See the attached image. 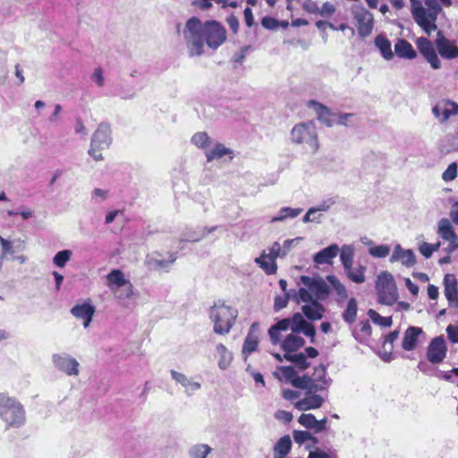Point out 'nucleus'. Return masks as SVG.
Returning a JSON list of instances; mask_svg holds the SVG:
<instances>
[{
  "instance_id": "nucleus-1",
  "label": "nucleus",
  "mask_w": 458,
  "mask_h": 458,
  "mask_svg": "<svg viewBox=\"0 0 458 458\" xmlns=\"http://www.w3.org/2000/svg\"><path fill=\"white\" fill-rule=\"evenodd\" d=\"M300 283L302 284L295 293L293 300L303 303L301 311L308 319L315 321L323 318L325 307L319 301L326 300L330 293L329 286L321 276H301Z\"/></svg>"
},
{
  "instance_id": "nucleus-2",
  "label": "nucleus",
  "mask_w": 458,
  "mask_h": 458,
  "mask_svg": "<svg viewBox=\"0 0 458 458\" xmlns=\"http://www.w3.org/2000/svg\"><path fill=\"white\" fill-rule=\"evenodd\" d=\"M205 22L197 17L188 19L182 30V35L191 57L204 54Z\"/></svg>"
},
{
  "instance_id": "nucleus-3",
  "label": "nucleus",
  "mask_w": 458,
  "mask_h": 458,
  "mask_svg": "<svg viewBox=\"0 0 458 458\" xmlns=\"http://www.w3.org/2000/svg\"><path fill=\"white\" fill-rule=\"evenodd\" d=\"M0 418L6 428H20L26 420L25 409L17 399L0 393Z\"/></svg>"
},
{
  "instance_id": "nucleus-4",
  "label": "nucleus",
  "mask_w": 458,
  "mask_h": 458,
  "mask_svg": "<svg viewBox=\"0 0 458 458\" xmlns=\"http://www.w3.org/2000/svg\"><path fill=\"white\" fill-rule=\"evenodd\" d=\"M237 317L238 310L225 303H216L209 312V318L214 323V332L217 335L228 334Z\"/></svg>"
},
{
  "instance_id": "nucleus-5",
  "label": "nucleus",
  "mask_w": 458,
  "mask_h": 458,
  "mask_svg": "<svg viewBox=\"0 0 458 458\" xmlns=\"http://www.w3.org/2000/svg\"><path fill=\"white\" fill-rule=\"evenodd\" d=\"M290 140L296 145H302L311 153L319 148L316 124L314 122H305L295 124L290 132Z\"/></svg>"
},
{
  "instance_id": "nucleus-6",
  "label": "nucleus",
  "mask_w": 458,
  "mask_h": 458,
  "mask_svg": "<svg viewBox=\"0 0 458 458\" xmlns=\"http://www.w3.org/2000/svg\"><path fill=\"white\" fill-rule=\"evenodd\" d=\"M425 4L428 7L426 10L421 2L411 10L412 16L415 21L420 25L425 32L429 34L431 31L437 30L436 20L442 8L437 0H426Z\"/></svg>"
},
{
  "instance_id": "nucleus-7",
  "label": "nucleus",
  "mask_w": 458,
  "mask_h": 458,
  "mask_svg": "<svg viewBox=\"0 0 458 458\" xmlns=\"http://www.w3.org/2000/svg\"><path fill=\"white\" fill-rule=\"evenodd\" d=\"M303 314L295 313L292 318H283L268 329V335L271 343L276 345L280 342V335L291 329L293 333L300 334L308 326Z\"/></svg>"
},
{
  "instance_id": "nucleus-8",
  "label": "nucleus",
  "mask_w": 458,
  "mask_h": 458,
  "mask_svg": "<svg viewBox=\"0 0 458 458\" xmlns=\"http://www.w3.org/2000/svg\"><path fill=\"white\" fill-rule=\"evenodd\" d=\"M376 291L377 301L380 304L392 306L398 300L396 284L393 276L388 272H381L377 278Z\"/></svg>"
},
{
  "instance_id": "nucleus-9",
  "label": "nucleus",
  "mask_w": 458,
  "mask_h": 458,
  "mask_svg": "<svg viewBox=\"0 0 458 458\" xmlns=\"http://www.w3.org/2000/svg\"><path fill=\"white\" fill-rule=\"evenodd\" d=\"M112 142L111 129L107 123H100L93 133L90 148L89 150V156H91L96 161L103 159L101 151L107 148Z\"/></svg>"
},
{
  "instance_id": "nucleus-10",
  "label": "nucleus",
  "mask_w": 458,
  "mask_h": 458,
  "mask_svg": "<svg viewBox=\"0 0 458 458\" xmlns=\"http://www.w3.org/2000/svg\"><path fill=\"white\" fill-rule=\"evenodd\" d=\"M352 15L355 21L358 35L361 38L369 37L374 29V16L361 4L351 7Z\"/></svg>"
},
{
  "instance_id": "nucleus-11",
  "label": "nucleus",
  "mask_w": 458,
  "mask_h": 458,
  "mask_svg": "<svg viewBox=\"0 0 458 458\" xmlns=\"http://www.w3.org/2000/svg\"><path fill=\"white\" fill-rule=\"evenodd\" d=\"M204 44L212 49L218 48L226 39L225 29L216 21L205 22Z\"/></svg>"
},
{
  "instance_id": "nucleus-12",
  "label": "nucleus",
  "mask_w": 458,
  "mask_h": 458,
  "mask_svg": "<svg viewBox=\"0 0 458 458\" xmlns=\"http://www.w3.org/2000/svg\"><path fill=\"white\" fill-rule=\"evenodd\" d=\"M437 233L444 242L448 243L445 248L447 254H452L458 250V234L448 218H441L438 221Z\"/></svg>"
},
{
  "instance_id": "nucleus-13",
  "label": "nucleus",
  "mask_w": 458,
  "mask_h": 458,
  "mask_svg": "<svg viewBox=\"0 0 458 458\" xmlns=\"http://www.w3.org/2000/svg\"><path fill=\"white\" fill-rule=\"evenodd\" d=\"M432 114L440 123H445L452 116H458V103L447 98L440 99L432 107Z\"/></svg>"
},
{
  "instance_id": "nucleus-14",
  "label": "nucleus",
  "mask_w": 458,
  "mask_h": 458,
  "mask_svg": "<svg viewBox=\"0 0 458 458\" xmlns=\"http://www.w3.org/2000/svg\"><path fill=\"white\" fill-rule=\"evenodd\" d=\"M327 398V392L307 391L305 396L294 403L299 411H309L320 408Z\"/></svg>"
},
{
  "instance_id": "nucleus-15",
  "label": "nucleus",
  "mask_w": 458,
  "mask_h": 458,
  "mask_svg": "<svg viewBox=\"0 0 458 458\" xmlns=\"http://www.w3.org/2000/svg\"><path fill=\"white\" fill-rule=\"evenodd\" d=\"M55 367L67 376H78L80 373V363L68 353H55L52 356Z\"/></svg>"
},
{
  "instance_id": "nucleus-16",
  "label": "nucleus",
  "mask_w": 458,
  "mask_h": 458,
  "mask_svg": "<svg viewBox=\"0 0 458 458\" xmlns=\"http://www.w3.org/2000/svg\"><path fill=\"white\" fill-rule=\"evenodd\" d=\"M447 352V347L445 338L441 336L435 337L429 343L427 349V359L432 364L441 363Z\"/></svg>"
},
{
  "instance_id": "nucleus-17",
  "label": "nucleus",
  "mask_w": 458,
  "mask_h": 458,
  "mask_svg": "<svg viewBox=\"0 0 458 458\" xmlns=\"http://www.w3.org/2000/svg\"><path fill=\"white\" fill-rule=\"evenodd\" d=\"M417 47L420 54L427 59L434 69L441 66V62L435 51L432 43L426 38H419L416 41Z\"/></svg>"
},
{
  "instance_id": "nucleus-18",
  "label": "nucleus",
  "mask_w": 458,
  "mask_h": 458,
  "mask_svg": "<svg viewBox=\"0 0 458 458\" xmlns=\"http://www.w3.org/2000/svg\"><path fill=\"white\" fill-rule=\"evenodd\" d=\"M171 377L183 389L187 396L192 395L196 391L199 390L201 384L194 381L193 378L187 377L185 374L176 370H171Z\"/></svg>"
},
{
  "instance_id": "nucleus-19",
  "label": "nucleus",
  "mask_w": 458,
  "mask_h": 458,
  "mask_svg": "<svg viewBox=\"0 0 458 458\" xmlns=\"http://www.w3.org/2000/svg\"><path fill=\"white\" fill-rule=\"evenodd\" d=\"M445 296L449 306L458 308V283L454 275L447 274L444 277Z\"/></svg>"
},
{
  "instance_id": "nucleus-20",
  "label": "nucleus",
  "mask_w": 458,
  "mask_h": 458,
  "mask_svg": "<svg viewBox=\"0 0 458 458\" xmlns=\"http://www.w3.org/2000/svg\"><path fill=\"white\" fill-rule=\"evenodd\" d=\"M298 422L309 430L314 433H320L327 429V419L324 418L320 420L311 413H302L298 418Z\"/></svg>"
},
{
  "instance_id": "nucleus-21",
  "label": "nucleus",
  "mask_w": 458,
  "mask_h": 458,
  "mask_svg": "<svg viewBox=\"0 0 458 458\" xmlns=\"http://www.w3.org/2000/svg\"><path fill=\"white\" fill-rule=\"evenodd\" d=\"M95 311V307L89 301L78 303L71 310V313L75 318L83 319L84 327L89 326Z\"/></svg>"
},
{
  "instance_id": "nucleus-22",
  "label": "nucleus",
  "mask_w": 458,
  "mask_h": 458,
  "mask_svg": "<svg viewBox=\"0 0 458 458\" xmlns=\"http://www.w3.org/2000/svg\"><path fill=\"white\" fill-rule=\"evenodd\" d=\"M301 240V237L294 239H288L280 245L278 242H275L270 247L267 248V256H271L272 259L284 258L291 250L293 243H298Z\"/></svg>"
},
{
  "instance_id": "nucleus-23",
  "label": "nucleus",
  "mask_w": 458,
  "mask_h": 458,
  "mask_svg": "<svg viewBox=\"0 0 458 458\" xmlns=\"http://www.w3.org/2000/svg\"><path fill=\"white\" fill-rule=\"evenodd\" d=\"M436 46L440 55L446 59H453L458 56V47L454 42L448 40L440 32L437 34Z\"/></svg>"
},
{
  "instance_id": "nucleus-24",
  "label": "nucleus",
  "mask_w": 458,
  "mask_h": 458,
  "mask_svg": "<svg viewBox=\"0 0 458 458\" xmlns=\"http://www.w3.org/2000/svg\"><path fill=\"white\" fill-rule=\"evenodd\" d=\"M389 260L392 263L400 261L407 267H411L416 263V258L413 251L411 250H404L399 244L394 247Z\"/></svg>"
},
{
  "instance_id": "nucleus-25",
  "label": "nucleus",
  "mask_w": 458,
  "mask_h": 458,
  "mask_svg": "<svg viewBox=\"0 0 458 458\" xmlns=\"http://www.w3.org/2000/svg\"><path fill=\"white\" fill-rule=\"evenodd\" d=\"M258 329H259V324L257 322H254L250 326L249 333L244 339L242 352L245 359L250 353L255 352L258 348V344H259V336L257 334Z\"/></svg>"
},
{
  "instance_id": "nucleus-26",
  "label": "nucleus",
  "mask_w": 458,
  "mask_h": 458,
  "mask_svg": "<svg viewBox=\"0 0 458 458\" xmlns=\"http://www.w3.org/2000/svg\"><path fill=\"white\" fill-rule=\"evenodd\" d=\"M339 247L337 244L333 243L327 248H324L313 256V261L316 265H332L334 259L339 253Z\"/></svg>"
},
{
  "instance_id": "nucleus-27",
  "label": "nucleus",
  "mask_w": 458,
  "mask_h": 458,
  "mask_svg": "<svg viewBox=\"0 0 458 458\" xmlns=\"http://www.w3.org/2000/svg\"><path fill=\"white\" fill-rule=\"evenodd\" d=\"M176 259L177 257L175 253H169L168 259H159L155 255H151L147 257L146 264L151 269L168 272Z\"/></svg>"
},
{
  "instance_id": "nucleus-28",
  "label": "nucleus",
  "mask_w": 458,
  "mask_h": 458,
  "mask_svg": "<svg viewBox=\"0 0 458 458\" xmlns=\"http://www.w3.org/2000/svg\"><path fill=\"white\" fill-rule=\"evenodd\" d=\"M277 344H280L282 350L285 352L284 354H292V352L301 348L305 344V341L298 334L292 332L284 340L280 339Z\"/></svg>"
},
{
  "instance_id": "nucleus-29",
  "label": "nucleus",
  "mask_w": 458,
  "mask_h": 458,
  "mask_svg": "<svg viewBox=\"0 0 458 458\" xmlns=\"http://www.w3.org/2000/svg\"><path fill=\"white\" fill-rule=\"evenodd\" d=\"M311 380H314L313 387L315 391L327 392L330 386L331 379L327 376L326 367L319 365L314 369Z\"/></svg>"
},
{
  "instance_id": "nucleus-30",
  "label": "nucleus",
  "mask_w": 458,
  "mask_h": 458,
  "mask_svg": "<svg viewBox=\"0 0 458 458\" xmlns=\"http://www.w3.org/2000/svg\"><path fill=\"white\" fill-rule=\"evenodd\" d=\"M423 330L418 327H409L404 332L402 347L405 351H412L416 348L419 336L422 335Z\"/></svg>"
},
{
  "instance_id": "nucleus-31",
  "label": "nucleus",
  "mask_w": 458,
  "mask_h": 458,
  "mask_svg": "<svg viewBox=\"0 0 458 458\" xmlns=\"http://www.w3.org/2000/svg\"><path fill=\"white\" fill-rule=\"evenodd\" d=\"M129 283L130 280L126 279L124 273L120 269H113L106 276V285L112 293Z\"/></svg>"
},
{
  "instance_id": "nucleus-32",
  "label": "nucleus",
  "mask_w": 458,
  "mask_h": 458,
  "mask_svg": "<svg viewBox=\"0 0 458 458\" xmlns=\"http://www.w3.org/2000/svg\"><path fill=\"white\" fill-rule=\"evenodd\" d=\"M325 282L330 284L332 291L336 295V302L340 305L344 301L347 299V290L344 284L334 275H328L326 277Z\"/></svg>"
},
{
  "instance_id": "nucleus-33",
  "label": "nucleus",
  "mask_w": 458,
  "mask_h": 458,
  "mask_svg": "<svg viewBox=\"0 0 458 458\" xmlns=\"http://www.w3.org/2000/svg\"><path fill=\"white\" fill-rule=\"evenodd\" d=\"M205 155L208 162L215 159H220L225 156H228L230 160L233 157L232 149L219 142H216L211 148L207 149V151H205Z\"/></svg>"
},
{
  "instance_id": "nucleus-34",
  "label": "nucleus",
  "mask_w": 458,
  "mask_h": 458,
  "mask_svg": "<svg viewBox=\"0 0 458 458\" xmlns=\"http://www.w3.org/2000/svg\"><path fill=\"white\" fill-rule=\"evenodd\" d=\"M309 106L312 107L317 113L318 119L328 127H331L334 123L333 114L330 110L324 105L316 102L310 101Z\"/></svg>"
},
{
  "instance_id": "nucleus-35",
  "label": "nucleus",
  "mask_w": 458,
  "mask_h": 458,
  "mask_svg": "<svg viewBox=\"0 0 458 458\" xmlns=\"http://www.w3.org/2000/svg\"><path fill=\"white\" fill-rule=\"evenodd\" d=\"M255 263L267 274L274 275L276 273L277 265L276 259H272L271 256H267V251L263 250L262 254L255 259Z\"/></svg>"
},
{
  "instance_id": "nucleus-36",
  "label": "nucleus",
  "mask_w": 458,
  "mask_h": 458,
  "mask_svg": "<svg viewBox=\"0 0 458 458\" xmlns=\"http://www.w3.org/2000/svg\"><path fill=\"white\" fill-rule=\"evenodd\" d=\"M395 54L405 59H413L416 57V52L412 46L405 39H399L394 45Z\"/></svg>"
},
{
  "instance_id": "nucleus-37",
  "label": "nucleus",
  "mask_w": 458,
  "mask_h": 458,
  "mask_svg": "<svg viewBox=\"0 0 458 458\" xmlns=\"http://www.w3.org/2000/svg\"><path fill=\"white\" fill-rule=\"evenodd\" d=\"M374 42H375V46L378 48L382 56L386 60H391L393 58L394 54L392 51L391 42L386 36H384L382 34L377 35L375 38Z\"/></svg>"
},
{
  "instance_id": "nucleus-38",
  "label": "nucleus",
  "mask_w": 458,
  "mask_h": 458,
  "mask_svg": "<svg viewBox=\"0 0 458 458\" xmlns=\"http://www.w3.org/2000/svg\"><path fill=\"white\" fill-rule=\"evenodd\" d=\"M292 447V440L289 436L281 437L274 446V458H285Z\"/></svg>"
},
{
  "instance_id": "nucleus-39",
  "label": "nucleus",
  "mask_w": 458,
  "mask_h": 458,
  "mask_svg": "<svg viewBox=\"0 0 458 458\" xmlns=\"http://www.w3.org/2000/svg\"><path fill=\"white\" fill-rule=\"evenodd\" d=\"M358 303L355 298L348 300L346 307L343 311L342 318L344 322L352 324L355 322L357 318Z\"/></svg>"
},
{
  "instance_id": "nucleus-40",
  "label": "nucleus",
  "mask_w": 458,
  "mask_h": 458,
  "mask_svg": "<svg viewBox=\"0 0 458 458\" xmlns=\"http://www.w3.org/2000/svg\"><path fill=\"white\" fill-rule=\"evenodd\" d=\"M216 350L219 356V360H218L219 369H221L223 370L228 369L233 360L232 352H229L228 349L223 344H217L216 347Z\"/></svg>"
},
{
  "instance_id": "nucleus-41",
  "label": "nucleus",
  "mask_w": 458,
  "mask_h": 458,
  "mask_svg": "<svg viewBox=\"0 0 458 458\" xmlns=\"http://www.w3.org/2000/svg\"><path fill=\"white\" fill-rule=\"evenodd\" d=\"M340 252V259L344 269H348L353 265L354 247L351 244L342 246Z\"/></svg>"
},
{
  "instance_id": "nucleus-42",
  "label": "nucleus",
  "mask_w": 458,
  "mask_h": 458,
  "mask_svg": "<svg viewBox=\"0 0 458 458\" xmlns=\"http://www.w3.org/2000/svg\"><path fill=\"white\" fill-rule=\"evenodd\" d=\"M365 271L366 267L364 266L360 265L358 267L353 268V267H350L349 270L344 269L346 276L353 283L362 284L365 282Z\"/></svg>"
},
{
  "instance_id": "nucleus-43",
  "label": "nucleus",
  "mask_w": 458,
  "mask_h": 458,
  "mask_svg": "<svg viewBox=\"0 0 458 458\" xmlns=\"http://www.w3.org/2000/svg\"><path fill=\"white\" fill-rule=\"evenodd\" d=\"M302 212V208H293L289 207L282 208L278 215L271 218V222H281L287 218H294L298 216Z\"/></svg>"
},
{
  "instance_id": "nucleus-44",
  "label": "nucleus",
  "mask_w": 458,
  "mask_h": 458,
  "mask_svg": "<svg viewBox=\"0 0 458 458\" xmlns=\"http://www.w3.org/2000/svg\"><path fill=\"white\" fill-rule=\"evenodd\" d=\"M191 142L199 148L205 149L206 151L211 146L210 138L208 133L204 131L195 133L191 137Z\"/></svg>"
},
{
  "instance_id": "nucleus-45",
  "label": "nucleus",
  "mask_w": 458,
  "mask_h": 458,
  "mask_svg": "<svg viewBox=\"0 0 458 458\" xmlns=\"http://www.w3.org/2000/svg\"><path fill=\"white\" fill-rule=\"evenodd\" d=\"M211 447L206 444H197L189 450L190 458H207L211 452Z\"/></svg>"
},
{
  "instance_id": "nucleus-46",
  "label": "nucleus",
  "mask_w": 458,
  "mask_h": 458,
  "mask_svg": "<svg viewBox=\"0 0 458 458\" xmlns=\"http://www.w3.org/2000/svg\"><path fill=\"white\" fill-rule=\"evenodd\" d=\"M284 358L293 362L298 369L301 370L306 369L310 366V363L307 361L306 355L302 352L284 354Z\"/></svg>"
},
{
  "instance_id": "nucleus-47",
  "label": "nucleus",
  "mask_w": 458,
  "mask_h": 458,
  "mask_svg": "<svg viewBox=\"0 0 458 458\" xmlns=\"http://www.w3.org/2000/svg\"><path fill=\"white\" fill-rule=\"evenodd\" d=\"M293 437L294 442L300 445L307 441H312L313 445L318 443V438L306 430H293Z\"/></svg>"
},
{
  "instance_id": "nucleus-48",
  "label": "nucleus",
  "mask_w": 458,
  "mask_h": 458,
  "mask_svg": "<svg viewBox=\"0 0 458 458\" xmlns=\"http://www.w3.org/2000/svg\"><path fill=\"white\" fill-rule=\"evenodd\" d=\"M314 380H311V377L310 376H296L293 379L292 385L294 387L304 389L306 391H315L313 387Z\"/></svg>"
},
{
  "instance_id": "nucleus-49",
  "label": "nucleus",
  "mask_w": 458,
  "mask_h": 458,
  "mask_svg": "<svg viewBox=\"0 0 458 458\" xmlns=\"http://www.w3.org/2000/svg\"><path fill=\"white\" fill-rule=\"evenodd\" d=\"M113 293L114 294V297L121 301L130 300L134 294L133 285L130 282L124 286L119 287V290H116V292H113Z\"/></svg>"
},
{
  "instance_id": "nucleus-50",
  "label": "nucleus",
  "mask_w": 458,
  "mask_h": 458,
  "mask_svg": "<svg viewBox=\"0 0 458 458\" xmlns=\"http://www.w3.org/2000/svg\"><path fill=\"white\" fill-rule=\"evenodd\" d=\"M72 251L64 250L58 251L53 258V263L58 267H64L67 262L72 259Z\"/></svg>"
},
{
  "instance_id": "nucleus-51",
  "label": "nucleus",
  "mask_w": 458,
  "mask_h": 458,
  "mask_svg": "<svg viewBox=\"0 0 458 458\" xmlns=\"http://www.w3.org/2000/svg\"><path fill=\"white\" fill-rule=\"evenodd\" d=\"M368 315L370 318V319L373 321V323L380 325L385 327H391L393 320L391 317H382L380 314H378L377 311L373 310H369L368 311Z\"/></svg>"
},
{
  "instance_id": "nucleus-52",
  "label": "nucleus",
  "mask_w": 458,
  "mask_h": 458,
  "mask_svg": "<svg viewBox=\"0 0 458 458\" xmlns=\"http://www.w3.org/2000/svg\"><path fill=\"white\" fill-rule=\"evenodd\" d=\"M277 376L279 379L286 382L293 383V379L297 376L295 369L291 366L280 367L278 369Z\"/></svg>"
},
{
  "instance_id": "nucleus-53",
  "label": "nucleus",
  "mask_w": 458,
  "mask_h": 458,
  "mask_svg": "<svg viewBox=\"0 0 458 458\" xmlns=\"http://www.w3.org/2000/svg\"><path fill=\"white\" fill-rule=\"evenodd\" d=\"M440 245L441 243L439 242L435 244L422 242L419 246V251L426 259H428L432 256L433 252L437 251L439 249Z\"/></svg>"
},
{
  "instance_id": "nucleus-54",
  "label": "nucleus",
  "mask_w": 458,
  "mask_h": 458,
  "mask_svg": "<svg viewBox=\"0 0 458 458\" xmlns=\"http://www.w3.org/2000/svg\"><path fill=\"white\" fill-rule=\"evenodd\" d=\"M369 253L375 258H386L390 253V247L387 245L372 246Z\"/></svg>"
},
{
  "instance_id": "nucleus-55",
  "label": "nucleus",
  "mask_w": 458,
  "mask_h": 458,
  "mask_svg": "<svg viewBox=\"0 0 458 458\" xmlns=\"http://www.w3.org/2000/svg\"><path fill=\"white\" fill-rule=\"evenodd\" d=\"M458 165L456 162L451 163L442 174L445 182L454 181L457 177Z\"/></svg>"
},
{
  "instance_id": "nucleus-56",
  "label": "nucleus",
  "mask_w": 458,
  "mask_h": 458,
  "mask_svg": "<svg viewBox=\"0 0 458 458\" xmlns=\"http://www.w3.org/2000/svg\"><path fill=\"white\" fill-rule=\"evenodd\" d=\"M293 296H294V294H291V293H286L282 296H280V295L276 296L275 302H274L275 311H279V310L284 309L287 306L289 300L291 298L293 299Z\"/></svg>"
},
{
  "instance_id": "nucleus-57",
  "label": "nucleus",
  "mask_w": 458,
  "mask_h": 458,
  "mask_svg": "<svg viewBox=\"0 0 458 458\" xmlns=\"http://www.w3.org/2000/svg\"><path fill=\"white\" fill-rule=\"evenodd\" d=\"M0 245L2 248V256L5 257L8 254H13V242L6 240L0 236Z\"/></svg>"
},
{
  "instance_id": "nucleus-58",
  "label": "nucleus",
  "mask_w": 458,
  "mask_h": 458,
  "mask_svg": "<svg viewBox=\"0 0 458 458\" xmlns=\"http://www.w3.org/2000/svg\"><path fill=\"white\" fill-rule=\"evenodd\" d=\"M446 334L450 342L458 344V324H450L446 327Z\"/></svg>"
},
{
  "instance_id": "nucleus-59",
  "label": "nucleus",
  "mask_w": 458,
  "mask_h": 458,
  "mask_svg": "<svg viewBox=\"0 0 458 458\" xmlns=\"http://www.w3.org/2000/svg\"><path fill=\"white\" fill-rule=\"evenodd\" d=\"M91 81L96 83L98 87H103L105 82L103 70L98 67L96 68L91 74Z\"/></svg>"
},
{
  "instance_id": "nucleus-60",
  "label": "nucleus",
  "mask_w": 458,
  "mask_h": 458,
  "mask_svg": "<svg viewBox=\"0 0 458 458\" xmlns=\"http://www.w3.org/2000/svg\"><path fill=\"white\" fill-rule=\"evenodd\" d=\"M261 25L267 30H275L278 27V21L273 17L266 16L262 18Z\"/></svg>"
},
{
  "instance_id": "nucleus-61",
  "label": "nucleus",
  "mask_w": 458,
  "mask_h": 458,
  "mask_svg": "<svg viewBox=\"0 0 458 458\" xmlns=\"http://www.w3.org/2000/svg\"><path fill=\"white\" fill-rule=\"evenodd\" d=\"M275 418L284 423H289L293 420V414L284 410H278L275 413Z\"/></svg>"
},
{
  "instance_id": "nucleus-62",
  "label": "nucleus",
  "mask_w": 458,
  "mask_h": 458,
  "mask_svg": "<svg viewBox=\"0 0 458 458\" xmlns=\"http://www.w3.org/2000/svg\"><path fill=\"white\" fill-rule=\"evenodd\" d=\"M217 228H218V226H216V225L211 226V227H204L199 231V235L198 237L191 238V239H189V241L190 242H199L201 239H203L206 235L215 232Z\"/></svg>"
},
{
  "instance_id": "nucleus-63",
  "label": "nucleus",
  "mask_w": 458,
  "mask_h": 458,
  "mask_svg": "<svg viewBox=\"0 0 458 458\" xmlns=\"http://www.w3.org/2000/svg\"><path fill=\"white\" fill-rule=\"evenodd\" d=\"M335 12V7L329 2L323 4L322 7L318 11L319 14L323 17L330 16Z\"/></svg>"
},
{
  "instance_id": "nucleus-64",
  "label": "nucleus",
  "mask_w": 458,
  "mask_h": 458,
  "mask_svg": "<svg viewBox=\"0 0 458 458\" xmlns=\"http://www.w3.org/2000/svg\"><path fill=\"white\" fill-rule=\"evenodd\" d=\"M108 191L106 190H102L99 188H96L92 191V197L96 199L97 201H103L107 198Z\"/></svg>"
}]
</instances>
